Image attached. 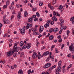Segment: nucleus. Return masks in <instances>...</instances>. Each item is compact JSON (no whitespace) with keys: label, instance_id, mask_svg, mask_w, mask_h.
<instances>
[{"label":"nucleus","instance_id":"16","mask_svg":"<svg viewBox=\"0 0 74 74\" xmlns=\"http://www.w3.org/2000/svg\"><path fill=\"white\" fill-rule=\"evenodd\" d=\"M3 22L4 24H7V23H10V21L7 20L6 22L5 21L3 20Z\"/></svg>","mask_w":74,"mask_h":74},{"label":"nucleus","instance_id":"27","mask_svg":"<svg viewBox=\"0 0 74 74\" xmlns=\"http://www.w3.org/2000/svg\"><path fill=\"white\" fill-rule=\"evenodd\" d=\"M13 49H14L15 51H17V46H14V47Z\"/></svg>","mask_w":74,"mask_h":74},{"label":"nucleus","instance_id":"39","mask_svg":"<svg viewBox=\"0 0 74 74\" xmlns=\"http://www.w3.org/2000/svg\"><path fill=\"white\" fill-rule=\"evenodd\" d=\"M55 73L56 74H60V73L59 72V71H58V70H56V71Z\"/></svg>","mask_w":74,"mask_h":74},{"label":"nucleus","instance_id":"61","mask_svg":"<svg viewBox=\"0 0 74 74\" xmlns=\"http://www.w3.org/2000/svg\"><path fill=\"white\" fill-rule=\"evenodd\" d=\"M50 58L51 59H53L54 57L53 56H50Z\"/></svg>","mask_w":74,"mask_h":74},{"label":"nucleus","instance_id":"37","mask_svg":"<svg viewBox=\"0 0 74 74\" xmlns=\"http://www.w3.org/2000/svg\"><path fill=\"white\" fill-rule=\"evenodd\" d=\"M36 47H38V45H40V43L38 42H36Z\"/></svg>","mask_w":74,"mask_h":74},{"label":"nucleus","instance_id":"60","mask_svg":"<svg viewBox=\"0 0 74 74\" xmlns=\"http://www.w3.org/2000/svg\"><path fill=\"white\" fill-rule=\"evenodd\" d=\"M14 3H15V2H14V1H13L11 5H13L14 4Z\"/></svg>","mask_w":74,"mask_h":74},{"label":"nucleus","instance_id":"51","mask_svg":"<svg viewBox=\"0 0 74 74\" xmlns=\"http://www.w3.org/2000/svg\"><path fill=\"white\" fill-rule=\"evenodd\" d=\"M37 10V9L36 8H34L33 9V11H36Z\"/></svg>","mask_w":74,"mask_h":74},{"label":"nucleus","instance_id":"44","mask_svg":"<svg viewBox=\"0 0 74 74\" xmlns=\"http://www.w3.org/2000/svg\"><path fill=\"white\" fill-rule=\"evenodd\" d=\"M9 41L10 43H12V42H13V41H12V39H10L9 40Z\"/></svg>","mask_w":74,"mask_h":74},{"label":"nucleus","instance_id":"30","mask_svg":"<svg viewBox=\"0 0 74 74\" xmlns=\"http://www.w3.org/2000/svg\"><path fill=\"white\" fill-rule=\"evenodd\" d=\"M18 56V54H17V53H14L13 56L14 57V58H16V56Z\"/></svg>","mask_w":74,"mask_h":74},{"label":"nucleus","instance_id":"21","mask_svg":"<svg viewBox=\"0 0 74 74\" xmlns=\"http://www.w3.org/2000/svg\"><path fill=\"white\" fill-rule=\"evenodd\" d=\"M63 9V6L62 5H60L58 7V10H62Z\"/></svg>","mask_w":74,"mask_h":74},{"label":"nucleus","instance_id":"40","mask_svg":"<svg viewBox=\"0 0 74 74\" xmlns=\"http://www.w3.org/2000/svg\"><path fill=\"white\" fill-rule=\"evenodd\" d=\"M20 5L19 4H16V6L17 8H19Z\"/></svg>","mask_w":74,"mask_h":74},{"label":"nucleus","instance_id":"5","mask_svg":"<svg viewBox=\"0 0 74 74\" xmlns=\"http://www.w3.org/2000/svg\"><path fill=\"white\" fill-rule=\"evenodd\" d=\"M21 18V12H18V15H17V18L20 19Z\"/></svg>","mask_w":74,"mask_h":74},{"label":"nucleus","instance_id":"22","mask_svg":"<svg viewBox=\"0 0 74 74\" xmlns=\"http://www.w3.org/2000/svg\"><path fill=\"white\" fill-rule=\"evenodd\" d=\"M28 21L29 22H33V19L32 18H30L28 19Z\"/></svg>","mask_w":74,"mask_h":74},{"label":"nucleus","instance_id":"38","mask_svg":"<svg viewBox=\"0 0 74 74\" xmlns=\"http://www.w3.org/2000/svg\"><path fill=\"white\" fill-rule=\"evenodd\" d=\"M9 3H10V1H8L6 2V5H9Z\"/></svg>","mask_w":74,"mask_h":74},{"label":"nucleus","instance_id":"2","mask_svg":"<svg viewBox=\"0 0 74 74\" xmlns=\"http://www.w3.org/2000/svg\"><path fill=\"white\" fill-rule=\"evenodd\" d=\"M14 51H8L7 53V55L8 56L10 57L11 56V55H12L14 54Z\"/></svg>","mask_w":74,"mask_h":74},{"label":"nucleus","instance_id":"1","mask_svg":"<svg viewBox=\"0 0 74 74\" xmlns=\"http://www.w3.org/2000/svg\"><path fill=\"white\" fill-rule=\"evenodd\" d=\"M69 49L70 51H74V43H73L71 46H69Z\"/></svg>","mask_w":74,"mask_h":74},{"label":"nucleus","instance_id":"3","mask_svg":"<svg viewBox=\"0 0 74 74\" xmlns=\"http://www.w3.org/2000/svg\"><path fill=\"white\" fill-rule=\"evenodd\" d=\"M61 23H60V26H61V29L63 30V29H64V20H61Z\"/></svg>","mask_w":74,"mask_h":74},{"label":"nucleus","instance_id":"28","mask_svg":"<svg viewBox=\"0 0 74 74\" xmlns=\"http://www.w3.org/2000/svg\"><path fill=\"white\" fill-rule=\"evenodd\" d=\"M27 48V45H24L23 47L22 48L23 49H26Z\"/></svg>","mask_w":74,"mask_h":74},{"label":"nucleus","instance_id":"29","mask_svg":"<svg viewBox=\"0 0 74 74\" xmlns=\"http://www.w3.org/2000/svg\"><path fill=\"white\" fill-rule=\"evenodd\" d=\"M62 64V61L60 60L58 62V65L59 66H61V64Z\"/></svg>","mask_w":74,"mask_h":74},{"label":"nucleus","instance_id":"35","mask_svg":"<svg viewBox=\"0 0 74 74\" xmlns=\"http://www.w3.org/2000/svg\"><path fill=\"white\" fill-rule=\"evenodd\" d=\"M55 52L56 53H58L59 52V51H58V50L57 48L55 49Z\"/></svg>","mask_w":74,"mask_h":74},{"label":"nucleus","instance_id":"41","mask_svg":"<svg viewBox=\"0 0 74 74\" xmlns=\"http://www.w3.org/2000/svg\"><path fill=\"white\" fill-rule=\"evenodd\" d=\"M0 63H1V64H2V63H3V64H4V63H5V61H3L1 60L0 61Z\"/></svg>","mask_w":74,"mask_h":74},{"label":"nucleus","instance_id":"43","mask_svg":"<svg viewBox=\"0 0 74 74\" xmlns=\"http://www.w3.org/2000/svg\"><path fill=\"white\" fill-rule=\"evenodd\" d=\"M43 4V3H42V2H40L39 3V6L40 7L42 5V4Z\"/></svg>","mask_w":74,"mask_h":74},{"label":"nucleus","instance_id":"54","mask_svg":"<svg viewBox=\"0 0 74 74\" xmlns=\"http://www.w3.org/2000/svg\"><path fill=\"white\" fill-rule=\"evenodd\" d=\"M70 33V31H69V30H67L66 31V34L67 35H68V34H69V33Z\"/></svg>","mask_w":74,"mask_h":74},{"label":"nucleus","instance_id":"13","mask_svg":"<svg viewBox=\"0 0 74 74\" xmlns=\"http://www.w3.org/2000/svg\"><path fill=\"white\" fill-rule=\"evenodd\" d=\"M31 30L32 31V32H36V31H37V29L32 27L31 28Z\"/></svg>","mask_w":74,"mask_h":74},{"label":"nucleus","instance_id":"31","mask_svg":"<svg viewBox=\"0 0 74 74\" xmlns=\"http://www.w3.org/2000/svg\"><path fill=\"white\" fill-rule=\"evenodd\" d=\"M62 71L63 73H64L66 72V69H65L64 68H63L62 69Z\"/></svg>","mask_w":74,"mask_h":74},{"label":"nucleus","instance_id":"53","mask_svg":"<svg viewBox=\"0 0 74 74\" xmlns=\"http://www.w3.org/2000/svg\"><path fill=\"white\" fill-rule=\"evenodd\" d=\"M64 47V44H62V46L61 47V49H63Z\"/></svg>","mask_w":74,"mask_h":74},{"label":"nucleus","instance_id":"32","mask_svg":"<svg viewBox=\"0 0 74 74\" xmlns=\"http://www.w3.org/2000/svg\"><path fill=\"white\" fill-rule=\"evenodd\" d=\"M7 7V5H5L3 7V9H4V8H6Z\"/></svg>","mask_w":74,"mask_h":74},{"label":"nucleus","instance_id":"34","mask_svg":"<svg viewBox=\"0 0 74 74\" xmlns=\"http://www.w3.org/2000/svg\"><path fill=\"white\" fill-rule=\"evenodd\" d=\"M49 31L50 33H52L53 32V29H52L50 28L49 29Z\"/></svg>","mask_w":74,"mask_h":74},{"label":"nucleus","instance_id":"46","mask_svg":"<svg viewBox=\"0 0 74 74\" xmlns=\"http://www.w3.org/2000/svg\"><path fill=\"white\" fill-rule=\"evenodd\" d=\"M58 41L59 42H62V39H60L58 40Z\"/></svg>","mask_w":74,"mask_h":74},{"label":"nucleus","instance_id":"52","mask_svg":"<svg viewBox=\"0 0 74 74\" xmlns=\"http://www.w3.org/2000/svg\"><path fill=\"white\" fill-rule=\"evenodd\" d=\"M51 21L49 20H47V23H48L49 24V23H50V22H51Z\"/></svg>","mask_w":74,"mask_h":74},{"label":"nucleus","instance_id":"63","mask_svg":"<svg viewBox=\"0 0 74 74\" xmlns=\"http://www.w3.org/2000/svg\"><path fill=\"white\" fill-rule=\"evenodd\" d=\"M29 34H30V32H31V29H29Z\"/></svg>","mask_w":74,"mask_h":74},{"label":"nucleus","instance_id":"14","mask_svg":"<svg viewBox=\"0 0 74 74\" xmlns=\"http://www.w3.org/2000/svg\"><path fill=\"white\" fill-rule=\"evenodd\" d=\"M30 43H27V49H29L30 48L31 45Z\"/></svg>","mask_w":74,"mask_h":74},{"label":"nucleus","instance_id":"33","mask_svg":"<svg viewBox=\"0 0 74 74\" xmlns=\"http://www.w3.org/2000/svg\"><path fill=\"white\" fill-rule=\"evenodd\" d=\"M24 52H22L21 54L20 57H22L24 55Z\"/></svg>","mask_w":74,"mask_h":74},{"label":"nucleus","instance_id":"7","mask_svg":"<svg viewBox=\"0 0 74 74\" xmlns=\"http://www.w3.org/2000/svg\"><path fill=\"white\" fill-rule=\"evenodd\" d=\"M27 26H26V27L27 29H28L29 27H32L33 26L32 24H30L29 23L27 24Z\"/></svg>","mask_w":74,"mask_h":74},{"label":"nucleus","instance_id":"12","mask_svg":"<svg viewBox=\"0 0 74 74\" xmlns=\"http://www.w3.org/2000/svg\"><path fill=\"white\" fill-rule=\"evenodd\" d=\"M49 53V51H46L43 53V56H44L48 55Z\"/></svg>","mask_w":74,"mask_h":74},{"label":"nucleus","instance_id":"6","mask_svg":"<svg viewBox=\"0 0 74 74\" xmlns=\"http://www.w3.org/2000/svg\"><path fill=\"white\" fill-rule=\"evenodd\" d=\"M44 30V27L42 26H41L40 27L39 29V32L40 33H42V31Z\"/></svg>","mask_w":74,"mask_h":74},{"label":"nucleus","instance_id":"9","mask_svg":"<svg viewBox=\"0 0 74 74\" xmlns=\"http://www.w3.org/2000/svg\"><path fill=\"white\" fill-rule=\"evenodd\" d=\"M21 33L22 34H24L25 33V29H22L21 30Z\"/></svg>","mask_w":74,"mask_h":74},{"label":"nucleus","instance_id":"59","mask_svg":"<svg viewBox=\"0 0 74 74\" xmlns=\"http://www.w3.org/2000/svg\"><path fill=\"white\" fill-rule=\"evenodd\" d=\"M49 58H47V59L46 60V62H48L49 61Z\"/></svg>","mask_w":74,"mask_h":74},{"label":"nucleus","instance_id":"57","mask_svg":"<svg viewBox=\"0 0 74 74\" xmlns=\"http://www.w3.org/2000/svg\"><path fill=\"white\" fill-rule=\"evenodd\" d=\"M53 15H54V16H55V15H56V13L55 12H53Z\"/></svg>","mask_w":74,"mask_h":74},{"label":"nucleus","instance_id":"8","mask_svg":"<svg viewBox=\"0 0 74 74\" xmlns=\"http://www.w3.org/2000/svg\"><path fill=\"white\" fill-rule=\"evenodd\" d=\"M51 64L50 63H47L45 65V68H48L51 66Z\"/></svg>","mask_w":74,"mask_h":74},{"label":"nucleus","instance_id":"62","mask_svg":"<svg viewBox=\"0 0 74 74\" xmlns=\"http://www.w3.org/2000/svg\"><path fill=\"white\" fill-rule=\"evenodd\" d=\"M45 35H46V33L44 32V33H43V36H45Z\"/></svg>","mask_w":74,"mask_h":74},{"label":"nucleus","instance_id":"17","mask_svg":"<svg viewBox=\"0 0 74 74\" xmlns=\"http://www.w3.org/2000/svg\"><path fill=\"white\" fill-rule=\"evenodd\" d=\"M45 27L46 28H47V27H49V24L48 23H47L46 24H45L44 25Z\"/></svg>","mask_w":74,"mask_h":74},{"label":"nucleus","instance_id":"45","mask_svg":"<svg viewBox=\"0 0 74 74\" xmlns=\"http://www.w3.org/2000/svg\"><path fill=\"white\" fill-rule=\"evenodd\" d=\"M56 67V65H54V66H53L52 67H51V69H55Z\"/></svg>","mask_w":74,"mask_h":74},{"label":"nucleus","instance_id":"64","mask_svg":"<svg viewBox=\"0 0 74 74\" xmlns=\"http://www.w3.org/2000/svg\"><path fill=\"white\" fill-rule=\"evenodd\" d=\"M17 44H18V43H14V46H16V47H17L16 46L18 45Z\"/></svg>","mask_w":74,"mask_h":74},{"label":"nucleus","instance_id":"26","mask_svg":"<svg viewBox=\"0 0 74 74\" xmlns=\"http://www.w3.org/2000/svg\"><path fill=\"white\" fill-rule=\"evenodd\" d=\"M33 35H34L35 36L38 35V32H34L33 33Z\"/></svg>","mask_w":74,"mask_h":74},{"label":"nucleus","instance_id":"58","mask_svg":"<svg viewBox=\"0 0 74 74\" xmlns=\"http://www.w3.org/2000/svg\"><path fill=\"white\" fill-rule=\"evenodd\" d=\"M34 21L35 22H36V21H38V18H35Z\"/></svg>","mask_w":74,"mask_h":74},{"label":"nucleus","instance_id":"23","mask_svg":"<svg viewBox=\"0 0 74 74\" xmlns=\"http://www.w3.org/2000/svg\"><path fill=\"white\" fill-rule=\"evenodd\" d=\"M53 35H51L49 37V40H52L53 38Z\"/></svg>","mask_w":74,"mask_h":74},{"label":"nucleus","instance_id":"55","mask_svg":"<svg viewBox=\"0 0 74 74\" xmlns=\"http://www.w3.org/2000/svg\"><path fill=\"white\" fill-rule=\"evenodd\" d=\"M56 15H57V16H60V14H59L58 12L56 13Z\"/></svg>","mask_w":74,"mask_h":74},{"label":"nucleus","instance_id":"20","mask_svg":"<svg viewBox=\"0 0 74 74\" xmlns=\"http://www.w3.org/2000/svg\"><path fill=\"white\" fill-rule=\"evenodd\" d=\"M72 66H73V64H70L69 65V66L67 68V70H69L70 68H71V67H72Z\"/></svg>","mask_w":74,"mask_h":74},{"label":"nucleus","instance_id":"50","mask_svg":"<svg viewBox=\"0 0 74 74\" xmlns=\"http://www.w3.org/2000/svg\"><path fill=\"white\" fill-rule=\"evenodd\" d=\"M54 23V21H53L51 22L50 24L51 25H53Z\"/></svg>","mask_w":74,"mask_h":74},{"label":"nucleus","instance_id":"11","mask_svg":"<svg viewBox=\"0 0 74 74\" xmlns=\"http://www.w3.org/2000/svg\"><path fill=\"white\" fill-rule=\"evenodd\" d=\"M52 19L53 20V21H58L57 18H56V17L55 16L53 17L52 18Z\"/></svg>","mask_w":74,"mask_h":74},{"label":"nucleus","instance_id":"49","mask_svg":"<svg viewBox=\"0 0 74 74\" xmlns=\"http://www.w3.org/2000/svg\"><path fill=\"white\" fill-rule=\"evenodd\" d=\"M31 73V71L30 70H28V74H30Z\"/></svg>","mask_w":74,"mask_h":74},{"label":"nucleus","instance_id":"24","mask_svg":"<svg viewBox=\"0 0 74 74\" xmlns=\"http://www.w3.org/2000/svg\"><path fill=\"white\" fill-rule=\"evenodd\" d=\"M24 44V43H23V42L22 41H21L20 43V45L21 46V47H22L23 45Z\"/></svg>","mask_w":74,"mask_h":74},{"label":"nucleus","instance_id":"19","mask_svg":"<svg viewBox=\"0 0 74 74\" xmlns=\"http://www.w3.org/2000/svg\"><path fill=\"white\" fill-rule=\"evenodd\" d=\"M57 70H58L57 71H58L60 72V71H62V69H61V67H60V66L58 67L57 68Z\"/></svg>","mask_w":74,"mask_h":74},{"label":"nucleus","instance_id":"4","mask_svg":"<svg viewBox=\"0 0 74 74\" xmlns=\"http://www.w3.org/2000/svg\"><path fill=\"white\" fill-rule=\"evenodd\" d=\"M37 53H36V52H34L33 53V55L32 56V58L33 59H36L37 57Z\"/></svg>","mask_w":74,"mask_h":74},{"label":"nucleus","instance_id":"48","mask_svg":"<svg viewBox=\"0 0 74 74\" xmlns=\"http://www.w3.org/2000/svg\"><path fill=\"white\" fill-rule=\"evenodd\" d=\"M36 15L38 17L40 16V14H39V13H38V12L36 13Z\"/></svg>","mask_w":74,"mask_h":74},{"label":"nucleus","instance_id":"47","mask_svg":"<svg viewBox=\"0 0 74 74\" xmlns=\"http://www.w3.org/2000/svg\"><path fill=\"white\" fill-rule=\"evenodd\" d=\"M5 17H6V15H4L3 18V21H5Z\"/></svg>","mask_w":74,"mask_h":74},{"label":"nucleus","instance_id":"18","mask_svg":"<svg viewBox=\"0 0 74 74\" xmlns=\"http://www.w3.org/2000/svg\"><path fill=\"white\" fill-rule=\"evenodd\" d=\"M24 16L25 17H27L28 14H27V12L26 11L24 13Z\"/></svg>","mask_w":74,"mask_h":74},{"label":"nucleus","instance_id":"36","mask_svg":"<svg viewBox=\"0 0 74 74\" xmlns=\"http://www.w3.org/2000/svg\"><path fill=\"white\" fill-rule=\"evenodd\" d=\"M74 21V16H73L70 19V21Z\"/></svg>","mask_w":74,"mask_h":74},{"label":"nucleus","instance_id":"25","mask_svg":"<svg viewBox=\"0 0 74 74\" xmlns=\"http://www.w3.org/2000/svg\"><path fill=\"white\" fill-rule=\"evenodd\" d=\"M18 74H23V71H22L21 70H19L18 72Z\"/></svg>","mask_w":74,"mask_h":74},{"label":"nucleus","instance_id":"42","mask_svg":"<svg viewBox=\"0 0 74 74\" xmlns=\"http://www.w3.org/2000/svg\"><path fill=\"white\" fill-rule=\"evenodd\" d=\"M14 18V15H12L11 16L10 20L11 21H12V19H13V18Z\"/></svg>","mask_w":74,"mask_h":74},{"label":"nucleus","instance_id":"15","mask_svg":"<svg viewBox=\"0 0 74 74\" xmlns=\"http://www.w3.org/2000/svg\"><path fill=\"white\" fill-rule=\"evenodd\" d=\"M58 28H54L53 29V31L54 33H56L58 31Z\"/></svg>","mask_w":74,"mask_h":74},{"label":"nucleus","instance_id":"56","mask_svg":"<svg viewBox=\"0 0 74 74\" xmlns=\"http://www.w3.org/2000/svg\"><path fill=\"white\" fill-rule=\"evenodd\" d=\"M57 38L58 39L59 38H61V36L60 35H59L57 37Z\"/></svg>","mask_w":74,"mask_h":74},{"label":"nucleus","instance_id":"10","mask_svg":"<svg viewBox=\"0 0 74 74\" xmlns=\"http://www.w3.org/2000/svg\"><path fill=\"white\" fill-rule=\"evenodd\" d=\"M48 7L50 8V9H51V10L53 9V7L51 5V4L50 3H49L48 4Z\"/></svg>","mask_w":74,"mask_h":74}]
</instances>
